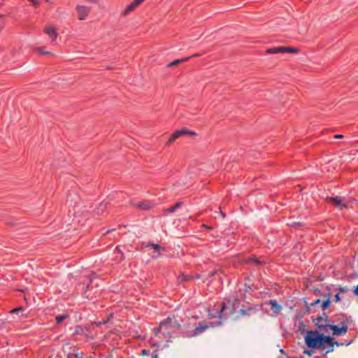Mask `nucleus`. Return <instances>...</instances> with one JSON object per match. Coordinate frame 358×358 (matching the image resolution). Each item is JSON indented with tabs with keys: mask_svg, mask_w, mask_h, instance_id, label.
Returning a JSON list of instances; mask_svg holds the SVG:
<instances>
[{
	"mask_svg": "<svg viewBox=\"0 0 358 358\" xmlns=\"http://www.w3.org/2000/svg\"><path fill=\"white\" fill-rule=\"evenodd\" d=\"M305 343L309 348L326 349L327 345H330V336H325L319 331H308L304 337Z\"/></svg>",
	"mask_w": 358,
	"mask_h": 358,
	"instance_id": "obj_1",
	"label": "nucleus"
},
{
	"mask_svg": "<svg viewBox=\"0 0 358 358\" xmlns=\"http://www.w3.org/2000/svg\"><path fill=\"white\" fill-rule=\"evenodd\" d=\"M180 327L181 325L178 321L173 318L168 317L160 323L159 328L155 330V334L161 331L163 334L170 335L173 333L176 329H180Z\"/></svg>",
	"mask_w": 358,
	"mask_h": 358,
	"instance_id": "obj_2",
	"label": "nucleus"
},
{
	"mask_svg": "<svg viewBox=\"0 0 358 358\" xmlns=\"http://www.w3.org/2000/svg\"><path fill=\"white\" fill-rule=\"evenodd\" d=\"M328 316L324 314L323 316L317 317L315 320V325L320 330V333H328L329 327L326 326H330V324L327 322Z\"/></svg>",
	"mask_w": 358,
	"mask_h": 358,
	"instance_id": "obj_3",
	"label": "nucleus"
},
{
	"mask_svg": "<svg viewBox=\"0 0 358 358\" xmlns=\"http://www.w3.org/2000/svg\"><path fill=\"white\" fill-rule=\"evenodd\" d=\"M327 201H331L333 203V205L339 210H342L345 208H347L348 206V203L344 197H327Z\"/></svg>",
	"mask_w": 358,
	"mask_h": 358,
	"instance_id": "obj_4",
	"label": "nucleus"
},
{
	"mask_svg": "<svg viewBox=\"0 0 358 358\" xmlns=\"http://www.w3.org/2000/svg\"><path fill=\"white\" fill-rule=\"evenodd\" d=\"M76 10L78 13V17L80 20H85L91 11V8L90 7L82 5H78L76 7Z\"/></svg>",
	"mask_w": 358,
	"mask_h": 358,
	"instance_id": "obj_5",
	"label": "nucleus"
},
{
	"mask_svg": "<svg viewBox=\"0 0 358 358\" xmlns=\"http://www.w3.org/2000/svg\"><path fill=\"white\" fill-rule=\"evenodd\" d=\"M212 327H213V325L212 324H208L205 322L200 323L199 324V326L195 328V329L194 330V332L191 334L187 335V336L189 337V338L196 336L202 334L204 331H206V329H208Z\"/></svg>",
	"mask_w": 358,
	"mask_h": 358,
	"instance_id": "obj_6",
	"label": "nucleus"
},
{
	"mask_svg": "<svg viewBox=\"0 0 358 358\" xmlns=\"http://www.w3.org/2000/svg\"><path fill=\"white\" fill-rule=\"evenodd\" d=\"M329 327V330H332V334L334 336H340L344 335L347 333L348 327L346 325H343L342 327H338L334 324H330V326H327Z\"/></svg>",
	"mask_w": 358,
	"mask_h": 358,
	"instance_id": "obj_7",
	"label": "nucleus"
},
{
	"mask_svg": "<svg viewBox=\"0 0 358 358\" xmlns=\"http://www.w3.org/2000/svg\"><path fill=\"white\" fill-rule=\"evenodd\" d=\"M44 32L55 41L58 36L57 29L52 25H48L45 27Z\"/></svg>",
	"mask_w": 358,
	"mask_h": 358,
	"instance_id": "obj_8",
	"label": "nucleus"
},
{
	"mask_svg": "<svg viewBox=\"0 0 358 358\" xmlns=\"http://www.w3.org/2000/svg\"><path fill=\"white\" fill-rule=\"evenodd\" d=\"M140 4L138 3V1L136 0H134L126 7V8L122 12V15L124 16L128 15L129 13L134 10Z\"/></svg>",
	"mask_w": 358,
	"mask_h": 358,
	"instance_id": "obj_9",
	"label": "nucleus"
},
{
	"mask_svg": "<svg viewBox=\"0 0 358 358\" xmlns=\"http://www.w3.org/2000/svg\"><path fill=\"white\" fill-rule=\"evenodd\" d=\"M330 340H331V344H329L330 345H327V348H326L327 350H326V352L324 353L325 355L328 354L329 352H333L334 351V345H336V346H341V345H343L342 343H339L338 341H334V339L331 337H330Z\"/></svg>",
	"mask_w": 358,
	"mask_h": 358,
	"instance_id": "obj_10",
	"label": "nucleus"
},
{
	"mask_svg": "<svg viewBox=\"0 0 358 358\" xmlns=\"http://www.w3.org/2000/svg\"><path fill=\"white\" fill-rule=\"evenodd\" d=\"M187 131L186 130H180V131H176L172 136L169 139L168 141V143L170 144L171 143H173L174 141H176V139H177L179 136L185 134H187Z\"/></svg>",
	"mask_w": 358,
	"mask_h": 358,
	"instance_id": "obj_11",
	"label": "nucleus"
},
{
	"mask_svg": "<svg viewBox=\"0 0 358 358\" xmlns=\"http://www.w3.org/2000/svg\"><path fill=\"white\" fill-rule=\"evenodd\" d=\"M269 304L274 313H278L282 310V306L279 305L275 300H271Z\"/></svg>",
	"mask_w": 358,
	"mask_h": 358,
	"instance_id": "obj_12",
	"label": "nucleus"
},
{
	"mask_svg": "<svg viewBox=\"0 0 358 358\" xmlns=\"http://www.w3.org/2000/svg\"><path fill=\"white\" fill-rule=\"evenodd\" d=\"M135 206L142 210H148L151 208L152 205L148 201L139 202L135 204Z\"/></svg>",
	"mask_w": 358,
	"mask_h": 358,
	"instance_id": "obj_13",
	"label": "nucleus"
},
{
	"mask_svg": "<svg viewBox=\"0 0 358 358\" xmlns=\"http://www.w3.org/2000/svg\"><path fill=\"white\" fill-rule=\"evenodd\" d=\"M266 52L268 54L284 53L283 46L269 48L266 50Z\"/></svg>",
	"mask_w": 358,
	"mask_h": 358,
	"instance_id": "obj_14",
	"label": "nucleus"
},
{
	"mask_svg": "<svg viewBox=\"0 0 358 358\" xmlns=\"http://www.w3.org/2000/svg\"><path fill=\"white\" fill-rule=\"evenodd\" d=\"M331 303L330 294H328V298L322 303L321 308L322 310L327 309Z\"/></svg>",
	"mask_w": 358,
	"mask_h": 358,
	"instance_id": "obj_15",
	"label": "nucleus"
},
{
	"mask_svg": "<svg viewBox=\"0 0 358 358\" xmlns=\"http://www.w3.org/2000/svg\"><path fill=\"white\" fill-rule=\"evenodd\" d=\"M190 57H185V58H183V59H176V60H174L172 62H171L169 64V66H175L183 62H185V61H187L189 59Z\"/></svg>",
	"mask_w": 358,
	"mask_h": 358,
	"instance_id": "obj_16",
	"label": "nucleus"
},
{
	"mask_svg": "<svg viewBox=\"0 0 358 358\" xmlns=\"http://www.w3.org/2000/svg\"><path fill=\"white\" fill-rule=\"evenodd\" d=\"M182 205V202H178L176 204H175L173 206L169 208H167L166 210V213H173L175 212L178 208H179L180 207H181Z\"/></svg>",
	"mask_w": 358,
	"mask_h": 358,
	"instance_id": "obj_17",
	"label": "nucleus"
},
{
	"mask_svg": "<svg viewBox=\"0 0 358 358\" xmlns=\"http://www.w3.org/2000/svg\"><path fill=\"white\" fill-rule=\"evenodd\" d=\"M283 50H284V53L285 52H288V53H298L299 52V50L296 48H292V47H284L283 46Z\"/></svg>",
	"mask_w": 358,
	"mask_h": 358,
	"instance_id": "obj_18",
	"label": "nucleus"
},
{
	"mask_svg": "<svg viewBox=\"0 0 358 358\" xmlns=\"http://www.w3.org/2000/svg\"><path fill=\"white\" fill-rule=\"evenodd\" d=\"M68 317H69V315L67 314H63L61 315H57L55 317V320L57 324H60L61 322H62L64 320H66Z\"/></svg>",
	"mask_w": 358,
	"mask_h": 358,
	"instance_id": "obj_19",
	"label": "nucleus"
},
{
	"mask_svg": "<svg viewBox=\"0 0 358 358\" xmlns=\"http://www.w3.org/2000/svg\"><path fill=\"white\" fill-rule=\"evenodd\" d=\"M149 246L152 247V249L155 250V251H156V252H159L161 250H164L163 248H162L158 244H150Z\"/></svg>",
	"mask_w": 358,
	"mask_h": 358,
	"instance_id": "obj_20",
	"label": "nucleus"
},
{
	"mask_svg": "<svg viewBox=\"0 0 358 358\" xmlns=\"http://www.w3.org/2000/svg\"><path fill=\"white\" fill-rule=\"evenodd\" d=\"M252 310H253L252 308H248L246 310L241 309L240 311H239V313L241 315H245L249 314V313L252 311Z\"/></svg>",
	"mask_w": 358,
	"mask_h": 358,
	"instance_id": "obj_21",
	"label": "nucleus"
},
{
	"mask_svg": "<svg viewBox=\"0 0 358 358\" xmlns=\"http://www.w3.org/2000/svg\"><path fill=\"white\" fill-rule=\"evenodd\" d=\"M37 51H38L39 53L43 54V55H53L51 52H45V51H43L41 48H38V49H37Z\"/></svg>",
	"mask_w": 358,
	"mask_h": 358,
	"instance_id": "obj_22",
	"label": "nucleus"
},
{
	"mask_svg": "<svg viewBox=\"0 0 358 358\" xmlns=\"http://www.w3.org/2000/svg\"><path fill=\"white\" fill-rule=\"evenodd\" d=\"M22 307H19V308H15L12 310H10V313H18L19 312L22 311Z\"/></svg>",
	"mask_w": 358,
	"mask_h": 358,
	"instance_id": "obj_23",
	"label": "nucleus"
},
{
	"mask_svg": "<svg viewBox=\"0 0 358 358\" xmlns=\"http://www.w3.org/2000/svg\"><path fill=\"white\" fill-rule=\"evenodd\" d=\"M178 279L180 281H185V280H187L188 279V278L187 276H185L184 274H181L178 277Z\"/></svg>",
	"mask_w": 358,
	"mask_h": 358,
	"instance_id": "obj_24",
	"label": "nucleus"
},
{
	"mask_svg": "<svg viewBox=\"0 0 358 358\" xmlns=\"http://www.w3.org/2000/svg\"><path fill=\"white\" fill-rule=\"evenodd\" d=\"M320 303H321V300L320 299H317V300L314 301L313 302H312L310 306H316V305H317V304H319Z\"/></svg>",
	"mask_w": 358,
	"mask_h": 358,
	"instance_id": "obj_25",
	"label": "nucleus"
},
{
	"mask_svg": "<svg viewBox=\"0 0 358 358\" xmlns=\"http://www.w3.org/2000/svg\"><path fill=\"white\" fill-rule=\"evenodd\" d=\"M334 301L336 302H339L341 301V297H340V294H337L335 295Z\"/></svg>",
	"mask_w": 358,
	"mask_h": 358,
	"instance_id": "obj_26",
	"label": "nucleus"
},
{
	"mask_svg": "<svg viewBox=\"0 0 358 358\" xmlns=\"http://www.w3.org/2000/svg\"><path fill=\"white\" fill-rule=\"evenodd\" d=\"M303 353L308 355V356H312V355H313V352L309 351L308 350H304Z\"/></svg>",
	"mask_w": 358,
	"mask_h": 358,
	"instance_id": "obj_27",
	"label": "nucleus"
},
{
	"mask_svg": "<svg viewBox=\"0 0 358 358\" xmlns=\"http://www.w3.org/2000/svg\"><path fill=\"white\" fill-rule=\"evenodd\" d=\"M343 138V136L341 134H336L334 136V138H336V139H339V138Z\"/></svg>",
	"mask_w": 358,
	"mask_h": 358,
	"instance_id": "obj_28",
	"label": "nucleus"
},
{
	"mask_svg": "<svg viewBox=\"0 0 358 358\" xmlns=\"http://www.w3.org/2000/svg\"><path fill=\"white\" fill-rule=\"evenodd\" d=\"M225 309V305L223 303L222 306V308L220 310V311L219 312V315H220V313L224 311V310ZM219 317H220V315H219Z\"/></svg>",
	"mask_w": 358,
	"mask_h": 358,
	"instance_id": "obj_29",
	"label": "nucleus"
},
{
	"mask_svg": "<svg viewBox=\"0 0 358 358\" xmlns=\"http://www.w3.org/2000/svg\"><path fill=\"white\" fill-rule=\"evenodd\" d=\"M354 293L358 296V285L355 287V289H354Z\"/></svg>",
	"mask_w": 358,
	"mask_h": 358,
	"instance_id": "obj_30",
	"label": "nucleus"
},
{
	"mask_svg": "<svg viewBox=\"0 0 358 358\" xmlns=\"http://www.w3.org/2000/svg\"><path fill=\"white\" fill-rule=\"evenodd\" d=\"M340 290L342 292H345L347 291V288L346 287H341V288H340Z\"/></svg>",
	"mask_w": 358,
	"mask_h": 358,
	"instance_id": "obj_31",
	"label": "nucleus"
},
{
	"mask_svg": "<svg viewBox=\"0 0 358 358\" xmlns=\"http://www.w3.org/2000/svg\"><path fill=\"white\" fill-rule=\"evenodd\" d=\"M142 354L144 355H147L148 354V352L146 351L145 350H143Z\"/></svg>",
	"mask_w": 358,
	"mask_h": 358,
	"instance_id": "obj_32",
	"label": "nucleus"
},
{
	"mask_svg": "<svg viewBox=\"0 0 358 358\" xmlns=\"http://www.w3.org/2000/svg\"><path fill=\"white\" fill-rule=\"evenodd\" d=\"M208 317H209V318H210V319H212V318H213V317H214V315H213V314L209 313V314H208Z\"/></svg>",
	"mask_w": 358,
	"mask_h": 358,
	"instance_id": "obj_33",
	"label": "nucleus"
},
{
	"mask_svg": "<svg viewBox=\"0 0 358 358\" xmlns=\"http://www.w3.org/2000/svg\"><path fill=\"white\" fill-rule=\"evenodd\" d=\"M200 55H201L200 54H195V55H193L191 57H199Z\"/></svg>",
	"mask_w": 358,
	"mask_h": 358,
	"instance_id": "obj_34",
	"label": "nucleus"
},
{
	"mask_svg": "<svg viewBox=\"0 0 358 358\" xmlns=\"http://www.w3.org/2000/svg\"><path fill=\"white\" fill-rule=\"evenodd\" d=\"M3 27V23H1V22H0V31L2 29Z\"/></svg>",
	"mask_w": 358,
	"mask_h": 358,
	"instance_id": "obj_35",
	"label": "nucleus"
},
{
	"mask_svg": "<svg viewBox=\"0 0 358 358\" xmlns=\"http://www.w3.org/2000/svg\"><path fill=\"white\" fill-rule=\"evenodd\" d=\"M139 4L143 2L145 0H136Z\"/></svg>",
	"mask_w": 358,
	"mask_h": 358,
	"instance_id": "obj_36",
	"label": "nucleus"
},
{
	"mask_svg": "<svg viewBox=\"0 0 358 358\" xmlns=\"http://www.w3.org/2000/svg\"><path fill=\"white\" fill-rule=\"evenodd\" d=\"M202 226H203V227L207 228V229H212L211 227H208V226H206V224H203Z\"/></svg>",
	"mask_w": 358,
	"mask_h": 358,
	"instance_id": "obj_37",
	"label": "nucleus"
},
{
	"mask_svg": "<svg viewBox=\"0 0 358 358\" xmlns=\"http://www.w3.org/2000/svg\"><path fill=\"white\" fill-rule=\"evenodd\" d=\"M220 213H221V215H222V217H225V214H224V213H222V211H220Z\"/></svg>",
	"mask_w": 358,
	"mask_h": 358,
	"instance_id": "obj_38",
	"label": "nucleus"
},
{
	"mask_svg": "<svg viewBox=\"0 0 358 358\" xmlns=\"http://www.w3.org/2000/svg\"><path fill=\"white\" fill-rule=\"evenodd\" d=\"M29 1L33 2L34 4H36V1H35L34 0H29Z\"/></svg>",
	"mask_w": 358,
	"mask_h": 358,
	"instance_id": "obj_39",
	"label": "nucleus"
},
{
	"mask_svg": "<svg viewBox=\"0 0 358 358\" xmlns=\"http://www.w3.org/2000/svg\"><path fill=\"white\" fill-rule=\"evenodd\" d=\"M152 358H158V356L156 355H152Z\"/></svg>",
	"mask_w": 358,
	"mask_h": 358,
	"instance_id": "obj_40",
	"label": "nucleus"
},
{
	"mask_svg": "<svg viewBox=\"0 0 358 358\" xmlns=\"http://www.w3.org/2000/svg\"><path fill=\"white\" fill-rule=\"evenodd\" d=\"M280 352L281 353H282V354L284 353V350H283L282 349H281V350H280Z\"/></svg>",
	"mask_w": 358,
	"mask_h": 358,
	"instance_id": "obj_41",
	"label": "nucleus"
},
{
	"mask_svg": "<svg viewBox=\"0 0 358 358\" xmlns=\"http://www.w3.org/2000/svg\"><path fill=\"white\" fill-rule=\"evenodd\" d=\"M45 1H46L47 2H49V1H50V0H45Z\"/></svg>",
	"mask_w": 358,
	"mask_h": 358,
	"instance_id": "obj_42",
	"label": "nucleus"
},
{
	"mask_svg": "<svg viewBox=\"0 0 358 358\" xmlns=\"http://www.w3.org/2000/svg\"><path fill=\"white\" fill-rule=\"evenodd\" d=\"M80 358H82V357H80Z\"/></svg>",
	"mask_w": 358,
	"mask_h": 358,
	"instance_id": "obj_43",
	"label": "nucleus"
}]
</instances>
